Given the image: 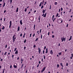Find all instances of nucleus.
Wrapping results in <instances>:
<instances>
[{
  "mask_svg": "<svg viewBox=\"0 0 73 73\" xmlns=\"http://www.w3.org/2000/svg\"><path fill=\"white\" fill-rule=\"evenodd\" d=\"M66 39V38H64V36H63V38L62 37L61 38V40L62 41V42H63L64 41H65Z\"/></svg>",
  "mask_w": 73,
  "mask_h": 73,
  "instance_id": "obj_1",
  "label": "nucleus"
},
{
  "mask_svg": "<svg viewBox=\"0 0 73 73\" xmlns=\"http://www.w3.org/2000/svg\"><path fill=\"white\" fill-rule=\"evenodd\" d=\"M63 21H62V19H60L58 21V23H62Z\"/></svg>",
  "mask_w": 73,
  "mask_h": 73,
  "instance_id": "obj_2",
  "label": "nucleus"
},
{
  "mask_svg": "<svg viewBox=\"0 0 73 73\" xmlns=\"http://www.w3.org/2000/svg\"><path fill=\"white\" fill-rule=\"evenodd\" d=\"M10 25H9V28H11L12 26V21H10L9 22Z\"/></svg>",
  "mask_w": 73,
  "mask_h": 73,
  "instance_id": "obj_3",
  "label": "nucleus"
},
{
  "mask_svg": "<svg viewBox=\"0 0 73 73\" xmlns=\"http://www.w3.org/2000/svg\"><path fill=\"white\" fill-rule=\"evenodd\" d=\"M41 49L40 47H38V52H39V54H40V53H41Z\"/></svg>",
  "mask_w": 73,
  "mask_h": 73,
  "instance_id": "obj_4",
  "label": "nucleus"
},
{
  "mask_svg": "<svg viewBox=\"0 0 73 73\" xmlns=\"http://www.w3.org/2000/svg\"><path fill=\"white\" fill-rule=\"evenodd\" d=\"M46 68V67H44L42 69V70L41 71V72H44V71L45 70V69Z\"/></svg>",
  "mask_w": 73,
  "mask_h": 73,
  "instance_id": "obj_5",
  "label": "nucleus"
},
{
  "mask_svg": "<svg viewBox=\"0 0 73 73\" xmlns=\"http://www.w3.org/2000/svg\"><path fill=\"white\" fill-rule=\"evenodd\" d=\"M22 20H21L20 21V23L21 25H22L23 24V22H22Z\"/></svg>",
  "mask_w": 73,
  "mask_h": 73,
  "instance_id": "obj_6",
  "label": "nucleus"
},
{
  "mask_svg": "<svg viewBox=\"0 0 73 73\" xmlns=\"http://www.w3.org/2000/svg\"><path fill=\"white\" fill-rule=\"evenodd\" d=\"M19 11V7H18L17 9H16V12H18Z\"/></svg>",
  "mask_w": 73,
  "mask_h": 73,
  "instance_id": "obj_7",
  "label": "nucleus"
},
{
  "mask_svg": "<svg viewBox=\"0 0 73 73\" xmlns=\"http://www.w3.org/2000/svg\"><path fill=\"white\" fill-rule=\"evenodd\" d=\"M45 11H46V9H45V10H43L42 13H44L45 12Z\"/></svg>",
  "mask_w": 73,
  "mask_h": 73,
  "instance_id": "obj_8",
  "label": "nucleus"
},
{
  "mask_svg": "<svg viewBox=\"0 0 73 73\" xmlns=\"http://www.w3.org/2000/svg\"><path fill=\"white\" fill-rule=\"evenodd\" d=\"M48 48H46V52L45 53H48Z\"/></svg>",
  "mask_w": 73,
  "mask_h": 73,
  "instance_id": "obj_9",
  "label": "nucleus"
},
{
  "mask_svg": "<svg viewBox=\"0 0 73 73\" xmlns=\"http://www.w3.org/2000/svg\"><path fill=\"white\" fill-rule=\"evenodd\" d=\"M60 65L62 66V67L63 68L64 67V66H63V65H62V63H60Z\"/></svg>",
  "mask_w": 73,
  "mask_h": 73,
  "instance_id": "obj_10",
  "label": "nucleus"
},
{
  "mask_svg": "<svg viewBox=\"0 0 73 73\" xmlns=\"http://www.w3.org/2000/svg\"><path fill=\"white\" fill-rule=\"evenodd\" d=\"M72 36H70V38L68 40L69 41H70V40H72Z\"/></svg>",
  "mask_w": 73,
  "mask_h": 73,
  "instance_id": "obj_11",
  "label": "nucleus"
},
{
  "mask_svg": "<svg viewBox=\"0 0 73 73\" xmlns=\"http://www.w3.org/2000/svg\"><path fill=\"white\" fill-rule=\"evenodd\" d=\"M7 53H8V52H5V53L4 54V55H5V56L6 55V54H7Z\"/></svg>",
  "mask_w": 73,
  "mask_h": 73,
  "instance_id": "obj_12",
  "label": "nucleus"
},
{
  "mask_svg": "<svg viewBox=\"0 0 73 73\" xmlns=\"http://www.w3.org/2000/svg\"><path fill=\"white\" fill-rule=\"evenodd\" d=\"M50 54H53V51H52V50H51L50 51Z\"/></svg>",
  "mask_w": 73,
  "mask_h": 73,
  "instance_id": "obj_13",
  "label": "nucleus"
},
{
  "mask_svg": "<svg viewBox=\"0 0 73 73\" xmlns=\"http://www.w3.org/2000/svg\"><path fill=\"white\" fill-rule=\"evenodd\" d=\"M46 12L45 13V14H44L43 17H46Z\"/></svg>",
  "mask_w": 73,
  "mask_h": 73,
  "instance_id": "obj_14",
  "label": "nucleus"
},
{
  "mask_svg": "<svg viewBox=\"0 0 73 73\" xmlns=\"http://www.w3.org/2000/svg\"><path fill=\"white\" fill-rule=\"evenodd\" d=\"M5 3H4L3 5V7H5Z\"/></svg>",
  "mask_w": 73,
  "mask_h": 73,
  "instance_id": "obj_15",
  "label": "nucleus"
},
{
  "mask_svg": "<svg viewBox=\"0 0 73 73\" xmlns=\"http://www.w3.org/2000/svg\"><path fill=\"white\" fill-rule=\"evenodd\" d=\"M15 39H14V38L13 37V42H15Z\"/></svg>",
  "mask_w": 73,
  "mask_h": 73,
  "instance_id": "obj_16",
  "label": "nucleus"
},
{
  "mask_svg": "<svg viewBox=\"0 0 73 73\" xmlns=\"http://www.w3.org/2000/svg\"><path fill=\"white\" fill-rule=\"evenodd\" d=\"M2 29L3 30H4V29H5V27H4V26H3V27H2Z\"/></svg>",
  "mask_w": 73,
  "mask_h": 73,
  "instance_id": "obj_17",
  "label": "nucleus"
},
{
  "mask_svg": "<svg viewBox=\"0 0 73 73\" xmlns=\"http://www.w3.org/2000/svg\"><path fill=\"white\" fill-rule=\"evenodd\" d=\"M13 67L14 68H17V66H16L14 65H13Z\"/></svg>",
  "mask_w": 73,
  "mask_h": 73,
  "instance_id": "obj_18",
  "label": "nucleus"
},
{
  "mask_svg": "<svg viewBox=\"0 0 73 73\" xmlns=\"http://www.w3.org/2000/svg\"><path fill=\"white\" fill-rule=\"evenodd\" d=\"M15 54H17L18 53V51L17 50L15 52Z\"/></svg>",
  "mask_w": 73,
  "mask_h": 73,
  "instance_id": "obj_19",
  "label": "nucleus"
},
{
  "mask_svg": "<svg viewBox=\"0 0 73 73\" xmlns=\"http://www.w3.org/2000/svg\"><path fill=\"white\" fill-rule=\"evenodd\" d=\"M62 54H61V52H60L58 53V54L59 56H60V55H61Z\"/></svg>",
  "mask_w": 73,
  "mask_h": 73,
  "instance_id": "obj_20",
  "label": "nucleus"
},
{
  "mask_svg": "<svg viewBox=\"0 0 73 73\" xmlns=\"http://www.w3.org/2000/svg\"><path fill=\"white\" fill-rule=\"evenodd\" d=\"M20 30V27H18V30L17 31H19V30Z\"/></svg>",
  "mask_w": 73,
  "mask_h": 73,
  "instance_id": "obj_21",
  "label": "nucleus"
},
{
  "mask_svg": "<svg viewBox=\"0 0 73 73\" xmlns=\"http://www.w3.org/2000/svg\"><path fill=\"white\" fill-rule=\"evenodd\" d=\"M36 26V25H34L33 27L34 30H35V27Z\"/></svg>",
  "mask_w": 73,
  "mask_h": 73,
  "instance_id": "obj_22",
  "label": "nucleus"
},
{
  "mask_svg": "<svg viewBox=\"0 0 73 73\" xmlns=\"http://www.w3.org/2000/svg\"><path fill=\"white\" fill-rule=\"evenodd\" d=\"M24 65V64H23L22 65V66L21 67V68H23V69L24 68V67H23V66Z\"/></svg>",
  "mask_w": 73,
  "mask_h": 73,
  "instance_id": "obj_23",
  "label": "nucleus"
},
{
  "mask_svg": "<svg viewBox=\"0 0 73 73\" xmlns=\"http://www.w3.org/2000/svg\"><path fill=\"white\" fill-rule=\"evenodd\" d=\"M57 68H58V67L60 66V65H59V64H57Z\"/></svg>",
  "mask_w": 73,
  "mask_h": 73,
  "instance_id": "obj_24",
  "label": "nucleus"
},
{
  "mask_svg": "<svg viewBox=\"0 0 73 73\" xmlns=\"http://www.w3.org/2000/svg\"><path fill=\"white\" fill-rule=\"evenodd\" d=\"M25 33H24V35H23V38H24L25 37Z\"/></svg>",
  "mask_w": 73,
  "mask_h": 73,
  "instance_id": "obj_25",
  "label": "nucleus"
},
{
  "mask_svg": "<svg viewBox=\"0 0 73 73\" xmlns=\"http://www.w3.org/2000/svg\"><path fill=\"white\" fill-rule=\"evenodd\" d=\"M43 8H44V6H43V5H42L41 7V9H42Z\"/></svg>",
  "mask_w": 73,
  "mask_h": 73,
  "instance_id": "obj_26",
  "label": "nucleus"
},
{
  "mask_svg": "<svg viewBox=\"0 0 73 73\" xmlns=\"http://www.w3.org/2000/svg\"><path fill=\"white\" fill-rule=\"evenodd\" d=\"M54 5H57V2H55V3H54Z\"/></svg>",
  "mask_w": 73,
  "mask_h": 73,
  "instance_id": "obj_27",
  "label": "nucleus"
},
{
  "mask_svg": "<svg viewBox=\"0 0 73 73\" xmlns=\"http://www.w3.org/2000/svg\"><path fill=\"white\" fill-rule=\"evenodd\" d=\"M58 13L56 15V17H58Z\"/></svg>",
  "mask_w": 73,
  "mask_h": 73,
  "instance_id": "obj_28",
  "label": "nucleus"
},
{
  "mask_svg": "<svg viewBox=\"0 0 73 73\" xmlns=\"http://www.w3.org/2000/svg\"><path fill=\"white\" fill-rule=\"evenodd\" d=\"M27 8H26L25 9V12H27Z\"/></svg>",
  "mask_w": 73,
  "mask_h": 73,
  "instance_id": "obj_29",
  "label": "nucleus"
},
{
  "mask_svg": "<svg viewBox=\"0 0 73 73\" xmlns=\"http://www.w3.org/2000/svg\"><path fill=\"white\" fill-rule=\"evenodd\" d=\"M54 15H53V16H52V20H53V18H54Z\"/></svg>",
  "mask_w": 73,
  "mask_h": 73,
  "instance_id": "obj_30",
  "label": "nucleus"
},
{
  "mask_svg": "<svg viewBox=\"0 0 73 73\" xmlns=\"http://www.w3.org/2000/svg\"><path fill=\"white\" fill-rule=\"evenodd\" d=\"M35 33H34L33 36L34 37H35Z\"/></svg>",
  "mask_w": 73,
  "mask_h": 73,
  "instance_id": "obj_31",
  "label": "nucleus"
},
{
  "mask_svg": "<svg viewBox=\"0 0 73 73\" xmlns=\"http://www.w3.org/2000/svg\"><path fill=\"white\" fill-rule=\"evenodd\" d=\"M61 11H63V8H62V7H61Z\"/></svg>",
  "mask_w": 73,
  "mask_h": 73,
  "instance_id": "obj_32",
  "label": "nucleus"
},
{
  "mask_svg": "<svg viewBox=\"0 0 73 73\" xmlns=\"http://www.w3.org/2000/svg\"><path fill=\"white\" fill-rule=\"evenodd\" d=\"M26 39H25L24 41V43H25V42H26Z\"/></svg>",
  "mask_w": 73,
  "mask_h": 73,
  "instance_id": "obj_33",
  "label": "nucleus"
},
{
  "mask_svg": "<svg viewBox=\"0 0 73 73\" xmlns=\"http://www.w3.org/2000/svg\"><path fill=\"white\" fill-rule=\"evenodd\" d=\"M21 61L22 62H23V59L22 58L21 59Z\"/></svg>",
  "mask_w": 73,
  "mask_h": 73,
  "instance_id": "obj_34",
  "label": "nucleus"
},
{
  "mask_svg": "<svg viewBox=\"0 0 73 73\" xmlns=\"http://www.w3.org/2000/svg\"><path fill=\"white\" fill-rule=\"evenodd\" d=\"M40 37H41V39L42 38V35H41Z\"/></svg>",
  "mask_w": 73,
  "mask_h": 73,
  "instance_id": "obj_35",
  "label": "nucleus"
},
{
  "mask_svg": "<svg viewBox=\"0 0 73 73\" xmlns=\"http://www.w3.org/2000/svg\"><path fill=\"white\" fill-rule=\"evenodd\" d=\"M45 55L44 56V60H45Z\"/></svg>",
  "mask_w": 73,
  "mask_h": 73,
  "instance_id": "obj_36",
  "label": "nucleus"
},
{
  "mask_svg": "<svg viewBox=\"0 0 73 73\" xmlns=\"http://www.w3.org/2000/svg\"><path fill=\"white\" fill-rule=\"evenodd\" d=\"M32 36V33H31L30 34V37H31V36Z\"/></svg>",
  "mask_w": 73,
  "mask_h": 73,
  "instance_id": "obj_37",
  "label": "nucleus"
},
{
  "mask_svg": "<svg viewBox=\"0 0 73 73\" xmlns=\"http://www.w3.org/2000/svg\"><path fill=\"white\" fill-rule=\"evenodd\" d=\"M38 41V38H37L35 40V41Z\"/></svg>",
  "mask_w": 73,
  "mask_h": 73,
  "instance_id": "obj_38",
  "label": "nucleus"
},
{
  "mask_svg": "<svg viewBox=\"0 0 73 73\" xmlns=\"http://www.w3.org/2000/svg\"><path fill=\"white\" fill-rule=\"evenodd\" d=\"M10 4H11V3H12V0H10Z\"/></svg>",
  "mask_w": 73,
  "mask_h": 73,
  "instance_id": "obj_39",
  "label": "nucleus"
},
{
  "mask_svg": "<svg viewBox=\"0 0 73 73\" xmlns=\"http://www.w3.org/2000/svg\"><path fill=\"white\" fill-rule=\"evenodd\" d=\"M16 49H17V48H16L14 49V52L16 51Z\"/></svg>",
  "mask_w": 73,
  "mask_h": 73,
  "instance_id": "obj_40",
  "label": "nucleus"
},
{
  "mask_svg": "<svg viewBox=\"0 0 73 73\" xmlns=\"http://www.w3.org/2000/svg\"><path fill=\"white\" fill-rule=\"evenodd\" d=\"M22 35H23V34L22 33H21V34L20 35V37H21L22 36Z\"/></svg>",
  "mask_w": 73,
  "mask_h": 73,
  "instance_id": "obj_41",
  "label": "nucleus"
},
{
  "mask_svg": "<svg viewBox=\"0 0 73 73\" xmlns=\"http://www.w3.org/2000/svg\"><path fill=\"white\" fill-rule=\"evenodd\" d=\"M42 52H43V54H44V53L45 52V51H44V50H43Z\"/></svg>",
  "mask_w": 73,
  "mask_h": 73,
  "instance_id": "obj_42",
  "label": "nucleus"
},
{
  "mask_svg": "<svg viewBox=\"0 0 73 73\" xmlns=\"http://www.w3.org/2000/svg\"><path fill=\"white\" fill-rule=\"evenodd\" d=\"M42 30L41 29H40V33H41V32Z\"/></svg>",
  "mask_w": 73,
  "mask_h": 73,
  "instance_id": "obj_43",
  "label": "nucleus"
},
{
  "mask_svg": "<svg viewBox=\"0 0 73 73\" xmlns=\"http://www.w3.org/2000/svg\"><path fill=\"white\" fill-rule=\"evenodd\" d=\"M5 71V69H3V70L2 72V73H4V71Z\"/></svg>",
  "mask_w": 73,
  "mask_h": 73,
  "instance_id": "obj_44",
  "label": "nucleus"
},
{
  "mask_svg": "<svg viewBox=\"0 0 73 73\" xmlns=\"http://www.w3.org/2000/svg\"><path fill=\"white\" fill-rule=\"evenodd\" d=\"M7 44H6L5 46V48H7Z\"/></svg>",
  "mask_w": 73,
  "mask_h": 73,
  "instance_id": "obj_45",
  "label": "nucleus"
},
{
  "mask_svg": "<svg viewBox=\"0 0 73 73\" xmlns=\"http://www.w3.org/2000/svg\"><path fill=\"white\" fill-rule=\"evenodd\" d=\"M55 19H56V18H55L53 20V22H54V20H55Z\"/></svg>",
  "mask_w": 73,
  "mask_h": 73,
  "instance_id": "obj_46",
  "label": "nucleus"
},
{
  "mask_svg": "<svg viewBox=\"0 0 73 73\" xmlns=\"http://www.w3.org/2000/svg\"><path fill=\"white\" fill-rule=\"evenodd\" d=\"M14 56H15L13 55H12V57L13 59V58H14L13 57H14Z\"/></svg>",
  "mask_w": 73,
  "mask_h": 73,
  "instance_id": "obj_47",
  "label": "nucleus"
},
{
  "mask_svg": "<svg viewBox=\"0 0 73 73\" xmlns=\"http://www.w3.org/2000/svg\"><path fill=\"white\" fill-rule=\"evenodd\" d=\"M54 35H52V38H54Z\"/></svg>",
  "mask_w": 73,
  "mask_h": 73,
  "instance_id": "obj_48",
  "label": "nucleus"
},
{
  "mask_svg": "<svg viewBox=\"0 0 73 73\" xmlns=\"http://www.w3.org/2000/svg\"><path fill=\"white\" fill-rule=\"evenodd\" d=\"M5 19H6L5 18L4 19V21H5Z\"/></svg>",
  "mask_w": 73,
  "mask_h": 73,
  "instance_id": "obj_49",
  "label": "nucleus"
},
{
  "mask_svg": "<svg viewBox=\"0 0 73 73\" xmlns=\"http://www.w3.org/2000/svg\"><path fill=\"white\" fill-rule=\"evenodd\" d=\"M51 5H50V9H51Z\"/></svg>",
  "mask_w": 73,
  "mask_h": 73,
  "instance_id": "obj_50",
  "label": "nucleus"
},
{
  "mask_svg": "<svg viewBox=\"0 0 73 73\" xmlns=\"http://www.w3.org/2000/svg\"><path fill=\"white\" fill-rule=\"evenodd\" d=\"M50 33L49 32H48V36H49V34Z\"/></svg>",
  "mask_w": 73,
  "mask_h": 73,
  "instance_id": "obj_51",
  "label": "nucleus"
},
{
  "mask_svg": "<svg viewBox=\"0 0 73 73\" xmlns=\"http://www.w3.org/2000/svg\"><path fill=\"white\" fill-rule=\"evenodd\" d=\"M24 49L25 50L26 49V47H24Z\"/></svg>",
  "mask_w": 73,
  "mask_h": 73,
  "instance_id": "obj_52",
  "label": "nucleus"
},
{
  "mask_svg": "<svg viewBox=\"0 0 73 73\" xmlns=\"http://www.w3.org/2000/svg\"><path fill=\"white\" fill-rule=\"evenodd\" d=\"M71 55H72V57H73V53L71 54Z\"/></svg>",
  "mask_w": 73,
  "mask_h": 73,
  "instance_id": "obj_53",
  "label": "nucleus"
},
{
  "mask_svg": "<svg viewBox=\"0 0 73 73\" xmlns=\"http://www.w3.org/2000/svg\"><path fill=\"white\" fill-rule=\"evenodd\" d=\"M6 12V10H5L4 11V13H5Z\"/></svg>",
  "mask_w": 73,
  "mask_h": 73,
  "instance_id": "obj_54",
  "label": "nucleus"
},
{
  "mask_svg": "<svg viewBox=\"0 0 73 73\" xmlns=\"http://www.w3.org/2000/svg\"><path fill=\"white\" fill-rule=\"evenodd\" d=\"M36 46L35 45H34L33 46V48H36Z\"/></svg>",
  "mask_w": 73,
  "mask_h": 73,
  "instance_id": "obj_55",
  "label": "nucleus"
},
{
  "mask_svg": "<svg viewBox=\"0 0 73 73\" xmlns=\"http://www.w3.org/2000/svg\"><path fill=\"white\" fill-rule=\"evenodd\" d=\"M41 4H40L39 5V7H41Z\"/></svg>",
  "mask_w": 73,
  "mask_h": 73,
  "instance_id": "obj_56",
  "label": "nucleus"
},
{
  "mask_svg": "<svg viewBox=\"0 0 73 73\" xmlns=\"http://www.w3.org/2000/svg\"><path fill=\"white\" fill-rule=\"evenodd\" d=\"M42 16H44V13H43L42 15Z\"/></svg>",
  "mask_w": 73,
  "mask_h": 73,
  "instance_id": "obj_57",
  "label": "nucleus"
},
{
  "mask_svg": "<svg viewBox=\"0 0 73 73\" xmlns=\"http://www.w3.org/2000/svg\"><path fill=\"white\" fill-rule=\"evenodd\" d=\"M68 63H67L66 64V66H68Z\"/></svg>",
  "mask_w": 73,
  "mask_h": 73,
  "instance_id": "obj_58",
  "label": "nucleus"
},
{
  "mask_svg": "<svg viewBox=\"0 0 73 73\" xmlns=\"http://www.w3.org/2000/svg\"><path fill=\"white\" fill-rule=\"evenodd\" d=\"M46 49V46H45L44 47V49Z\"/></svg>",
  "mask_w": 73,
  "mask_h": 73,
  "instance_id": "obj_59",
  "label": "nucleus"
},
{
  "mask_svg": "<svg viewBox=\"0 0 73 73\" xmlns=\"http://www.w3.org/2000/svg\"><path fill=\"white\" fill-rule=\"evenodd\" d=\"M12 65H11L10 66V68H12Z\"/></svg>",
  "mask_w": 73,
  "mask_h": 73,
  "instance_id": "obj_60",
  "label": "nucleus"
},
{
  "mask_svg": "<svg viewBox=\"0 0 73 73\" xmlns=\"http://www.w3.org/2000/svg\"><path fill=\"white\" fill-rule=\"evenodd\" d=\"M58 46H60V43H59L58 44Z\"/></svg>",
  "mask_w": 73,
  "mask_h": 73,
  "instance_id": "obj_61",
  "label": "nucleus"
},
{
  "mask_svg": "<svg viewBox=\"0 0 73 73\" xmlns=\"http://www.w3.org/2000/svg\"><path fill=\"white\" fill-rule=\"evenodd\" d=\"M60 9H59V10L58 12H60Z\"/></svg>",
  "mask_w": 73,
  "mask_h": 73,
  "instance_id": "obj_62",
  "label": "nucleus"
},
{
  "mask_svg": "<svg viewBox=\"0 0 73 73\" xmlns=\"http://www.w3.org/2000/svg\"><path fill=\"white\" fill-rule=\"evenodd\" d=\"M49 27H50V23H48Z\"/></svg>",
  "mask_w": 73,
  "mask_h": 73,
  "instance_id": "obj_63",
  "label": "nucleus"
},
{
  "mask_svg": "<svg viewBox=\"0 0 73 73\" xmlns=\"http://www.w3.org/2000/svg\"><path fill=\"white\" fill-rule=\"evenodd\" d=\"M3 60L2 59H1V61H3Z\"/></svg>",
  "mask_w": 73,
  "mask_h": 73,
  "instance_id": "obj_64",
  "label": "nucleus"
}]
</instances>
